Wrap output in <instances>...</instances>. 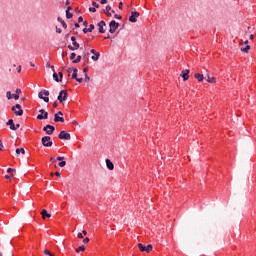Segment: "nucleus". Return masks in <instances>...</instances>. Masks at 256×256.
I'll list each match as a JSON object with an SVG mask.
<instances>
[{
    "label": "nucleus",
    "mask_w": 256,
    "mask_h": 256,
    "mask_svg": "<svg viewBox=\"0 0 256 256\" xmlns=\"http://www.w3.org/2000/svg\"><path fill=\"white\" fill-rule=\"evenodd\" d=\"M41 141L43 147H53V140H51V136H44Z\"/></svg>",
    "instance_id": "f257e3e1"
},
{
    "label": "nucleus",
    "mask_w": 256,
    "mask_h": 256,
    "mask_svg": "<svg viewBox=\"0 0 256 256\" xmlns=\"http://www.w3.org/2000/svg\"><path fill=\"white\" fill-rule=\"evenodd\" d=\"M43 95H45V97H43ZM49 90H41L39 93H38V97L39 99H42L45 103H49Z\"/></svg>",
    "instance_id": "f03ea898"
},
{
    "label": "nucleus",
    "mask_w": 256,
    "mask_h": 256,
    "mask_svg": "<svg viewBox=\"0 0 256 256\" xmlns=\"http://www.w3.org/2000/svg\"><path fill=\"white\" fill-rule=\"evenodd\" d=\"M71 41H72V45H68V49L70 51H77V49H79L80 45L79 43L77 42V38H75V36H72L71 37Z\"/></svg>",
    "instance_id": "7ed1b4c3"
},
{
    "label": "nucleus",
    "mask_w": 256,
    "mask_h": 256,
    "mask_svg": "<svg viewBox=\"0 0 256 256\" xmlns=\"http://www.w3.org/2000/svg\"><path fill=\"white\" fill-rule=\"evenodd\" d=\"M67 97H69V93H67V90H61L57 99L59 103H63V101H67Z\"/></svg>",
    "instance_id": "20e7f679"
},
{
    "label": "nucleus",
    "mask_w": 256,
    "mask_h": 256,
    "mask_svg": "<svg viewBox=\"0 0 256 256\" xmlns=\"http://www.w3.org/2000/svg\"><path fill=\"white\" fill-rule=\"evenodd\" d=\"M12 111L16 115V117H21L23 115V108L21 107V104H16L12 107Z\"/></svg>",
    "instance_id": "39448f33"
},
{
    "label": "nucleus",
    "mask_w": 256,
    "mask_h": 256,
    "mask_svg": "<svg viewBox=\"0 0 256 256\" xmlns=\"http://www.w3.org/2000/svg\"><path fill=\"white\" fill-rule=\"evenodd\" d=\"M39 113L36 117L39 121H43V119H49V113L45 111L44 109H40Z\"/></svg>",
    "instance_id": "423d86ee"
},
{
    "label": "nucleus",
    "mask_w": 256,
    "mask_h": 256,
    "mask_svg": "<svg viewBox=\"0 0 256 256\" xmlns=\"http://www.w3.org/2000/svg\"><path fill=\"white\" fill-rule=\"evenodd\" d=\"M43 131L46 133V135H53V133H55V126L47 124L43 127Z\"/></svg>",
    "instance_id": "0eeeda50"
},
{
    "label": "nucleus",
    "mask_w": 256,
    "mask_h": 256,
    "mask_svg": "<svg viewBox=\"0 0 256 256\" xmlns=\"http://www.w3.org/2000/svg\"><path fill=\"white\" fill-rule=\"evenodd\" d=\"M58 139H64V141H71V134L67 133L65 130H62L58 135Z\"/></svg>",
    "instance_id": "6e6552de"
},
{
    "label": "nucleus",
    "mask_w": 256,
    "mask_h": 256,
    "mask_svg": "<svg viewBox=\"0 0 256 256\" xmlns=\"http://www.w3.org/2000/svg\"><path fill=\"white\" fill-rule=\"evenodd\" d=\"M109 33H115L117 31V29H119V23H117L115 20H112L109 23Z\"/></svg>",
    "instance_id": "1a4fd4ad"
},
{
    "label": "nucleus",
    "mask_w": 256,
    "mask_h": 256,
    "mask_svg": "<svg viewBox=\"0 0 256 256\" xmlns=\"http://www.w3.org/2000/svg\"><path fill=\"white\" fill-rule=\"evenodd\" d=\"M139 12L132 11L131 16L129 17L130 23H137V17H139Z\"/></svg>",
    "instance_id": "9d476101"
},
{
    "label": "nucleus",
    "mask_w": 256,
    "mask_h": 256,
    "mask_svg": "<svg viewBox=\"0 0 256 256\" xmlns=\"http://www.w3.org/2000/svg\"><path fill=\"white\" fill-rule=\"evenodd\" d=\"M180 76L183 78V81L189 80V69H185L181 72Z\"/></svg>",
    "instance_id": "9b49d317"
},
{
    "label": "nucleus",
    "mask_w": 256,
    "mask_h": 256,
    "mask_svg": "<svg viewBox=\"0 0 256 256\" xmlns=\"http://www.w3.org/2000/svg\"><path fill=\"white\" fill-rule=\"evenodd\" d=\"M97 25H98L99 33H105V30L103 27H105L107 24L103 20H101Z\"/></svg>",
    "instance_id": "f8f14e48"
},
{
    "label": "nucleus",
    "mask_w": 256,
    "mask_h": 256,
    "mask_svg": "<svg viewBox=\"0 0 256 256\" xmlns=\"http://www.w3.org/2000/svg\"><path fill=\"white\" fill-rule=\"evenodd\" d=\"M54 122L55 123H65V118L58 116V114H54Z\"/></svg>",
    "instance_id": "ddd939ff"
},
{
    "label": "nucleus",
    "mask_w": 256,
    "mask_h": 256,
    "mask_svg": "<svg viewBox=\"0 0 256 256\" xmlns=\"http://www.w3.org/2000/svg\"><path fill=\"white\" fill-rule=\"evenodd\" d=\"M106 166H107V169H109V171H113V169H115V165L109 159H106Z\"/></svg>",
    "instance_id": "4468645a"
},
{
    "label": "nucleus",
    "mask_w": 256,
    "mask_h": 256,
    "mask_svg": "<svg viewBox=\"0 0 256 256\" xmlns=\"http://www.w3.org/2000/svg\"><path fill=\"white\" fill-rule=\"evenodd\" d=\"M102 13H105V15H107V17H111V5H107L106 9L102 10Z\"/></svg>",
    "instance_id": "2eb2a0df"
},
{
    "label": "nucleus",
    "mask_w": 256,
    "mask_h": 256,
    "mask_svg": "<svg viewBox=\"0 0 256 256\" xmlns=\"http://www.w3.org/2000/svg\"><path fill=\"white\" fill-rule=\"evenodd\" d=\"M6 125L10 127L11 131H16L15 122H13V119L8 120Z\"/></svg>",
    "instance_id": "dca6fc26"
},
{
    "label": "nucleus",
    "mask_w": 256,
    "mask_h": 256,
    "mask_svg": "<svg viewBox=\"0 0 256 256\" xmlns=\"http://www.w3.org/2000/svg\"><path fill=\"white\" fill-rule=\"evenodd\" d=\"M41 215H42V219H45L46 217H47L48 219H50V217H51V214H49V213L47 212V210H45V209H43V210L41 211Z\"/></svg>",
    "instance_id": "f3484780"
},
{
    "label": "nucleus",
    "mask_w": 256,
    "mask_h": 256,
    "mask_svg": "<svg viewBox=\"0 0 256 256\" xmlns=\"http://www.w3.org/2000/svg\"><path fill=\"white\" fill-rule=\"evenodd\" d=\"M19 94H21V89H16V94H12V97L15 99V101H19Z\"/></svg>",
    "instance_id": "a211bd4d"
},
{
    "label": "nucleus",
    "mask_w": 256,
    "mask_h": 256,
    "mask_svg": "<svg viewBox=\"0 0 256 256\" xmlns=\"http://www.w3.org/2000/svg\"><path fill=\"white\" fill-rule=\"evenodd\" d=\"M194 77L199 82H201V81H203V79H205V76H203V74H199V73L194 74Z\"/></svg>",
    "instance_id": "6ab92c4d"
},
{
    "label": "nucleus",
    "mask_w": 256,
    "mask_h": 256,
    "mask_svg": "<svg viewBox=\"0 0 256 256\" xmlns=\"http://www.w3.org/2000/svg\"><path fill=\"white\" fill-rule=\"evenodd\" d=\"M99 57H101V53L96 52L92 57V61H99Z\"/></svg>",
    "instance_id": "aec40b11"
},
{
    "label": "nucleus",
    "mask_w": 256,
    "mask_h": 256,
    "mask_svg": "<svg viewBox=\"0 0 256 256\" xmlns=\"http://www.w3.org/2000/svg\"><path fill=\"white\" fill-rule=\"evenodd\" d=\"M25 155V148H17L16 149V155L19 156V155Z\"/></svg>",
    "instance_id": "412c9836"
},
{
    "label": "nucleus",
    "mask_w": 256,
    "mask_h": 256,
    "mask_svg": "<svg viewBox=\"0 0 256 256\" xmlns=\"http://www.w3.org/2000/svg\"><path fill=\"white\" fill-rule=\"evenodd\" d=\"M57 21H59V23H61V25H62V27H63L64 29H67V23L64 22V20H63L61 17H58V18H57Z\"/></svg>",
    "instance_id": "4be33fe9"
},
{
    "label": "nucleus",
    "mask_w": 256,
    "mask_h": 256,
    "mask_svg": "<svg viewBox=\"0 0 256 256\" xmlns=\"http://www.w3.org/2000/svg\"><path fill=\"white\" fill-rule=\"evenodd\" d=\"M150 251H153V245L148 244L147 247L144 248V252L150 253Z\"/></svg>",
    "instance_id": "5701e85b"
},
{
    "label": "nucleus",
    "mask_w": 256,
    "mask_h": 256,
    "mask_svg": "<svg viewBox=\"0 0 256 256\" xmlns=\"http://www.w3.org/2000/svg\"><path fill=\"white\" fill-rule=\"evenodd\" d=\"M53 79L56 81V83H61V79L57 73H53Z\"/></svg>",
    "instance_id": "b1692460"
},
{
    "label": "nucleus",
    "mask_w": 256,
    "mask_h": 256,
    "mask_svg": "<svg viewBox=\"0 0 256 256\" xmlns=\"http://www.w3.org/2000/svg\"><path fill=\"white\" fill-rule=\"evenodd\" d=\"M216 81H217V78L207 76V82H208V83H216Z\"/></svg>",
    "instance_id": "393cba45"
},
{
    "label": "nucleus",
    "mask_w": 256,
    "mask_h": 256,
    "mask_svg": "<svg viewBox=\"0 0 256 256\" xmlns=\"http://www.w3.org/2000/svg\"><path fill=\"white\" fill-rule=\"evenodd\" d=\"M77 73H79V70L77 68H73L72 79H77Z\"/></svg>",
    "instance_id": "a878e982"
},
{
    "label": "nucleus",
    "mask_w": 256,
    "mask_h": 256,
    "mask_svg": "<svg viewBox=\"0 0 256 256\" xmlns=\"http://www.w3.org/2000/svg\"><path fill=\"white\" fill-rule=\"evenodd\" d=\"M81 59H82L81 55H78V56L76 57V59H74V60L72 61V63H74V64L81 63Z\"/></svg>",
    "instance_id": "bb28decb"
},
{
    "label": "nucleus",
    "mask_w": 256,
    "mask_h": 256,
    "mask_svg": "<svg viewBox=\"0 0 256 256\" xmlns=\"http://www.w3.org/2000/svg\"><path fill=\"white\" fill-rule=\"evenodd\" d=\"M249 49H251V46L247 45L246 47L241 48L240 50H241L243 53H249Z\"/></svg>",
    "instance_id": "cd10ccee"
},
{
    "label": "nucleus",
    "mask_w": 256,
    "mask_h": 256,
    "mask_svg": "<svg viewBox=\"0 0 256 256\" xmlns=\"http://www.w3.org/2000/svg\"><path fill=\"white\" fill-rule=\"evenodd\" d=\"M81 251H85V245H81L76 249V253H79Z\"/></svg>",
    "instance_id": "c85d7f7f"
},
{
    "label": "nucleus",
    "mask_w": 256,
    "mask_h": 256,
    "mask_svg": "<svg viewBox=\"0 0 256 256\" xmlns=\"http://www.w3.org/2000/svg\"><path fill=\"white\" fill-rule=\"evenodd\" d=\"M6 97H7L8 100L13 99V94H11V91L6 92Z\"/></svg>",
    "instance_id": "c756f323"
},
{
    "label": "nucleus",
    "mask_w": 256,
    "mask_h": 256,
    "mask_svg": "<svg viewBox=\"0 0 256 256\" xmlns=\"http://www.w3.org/2000/svg\"><path fill=\"white\" fill-rule=\"evenodd\" d=\"M138 249L142 252H145V246L141 243L138 244Z\"/></svg>",
    "instance_id": "7c9ffc66"
},
{
    "label": "nucleus",
    "mask_w": 256,
    "mask_h": 256,
    "mask_svg": "<svg viewBox=\"0 0 256 256\" xmlns=\"http://www.w3.org/2000/svg\"><path fill=\"white\" fill-rule=\"evenodd\" d=\"M66 18L73 19V13L66 11Z\"/></svg>",
    "instance_id": "2f4dec72"
},
{
    "label": "nucleus",
    "mask_w": 256,
    "mask_h": 256,
    "mask_svg": "<svg viewBox=\"0 0 256 256\" xmlns=\"http://www.w3.org/2000/svg\"><path fill=\"white\" fill-rule=\"evenodd\" d=\"M65 165H67V162L63 160L58 163V167H65Z\"/></svg>",
    "instance_id": "473e14b6"
},
{
    "label": "nucleus",
    "mask_w": 256,
    "mask_h": 256,
    "mask_svg": "<svg viewBox=\"0 0 256 256\" xmlns=\"http://www.w3.org/2000/svg\"><path fill=\"white\" fill-rule=\"evenodd\" d=\"M94 29H95V25L90 24V25H89V28H88V32H89V33H92Z\"/></svg>",
    "instance_id": "72a5a7b5"
},
{
    "label": "nucleus",
    "mask_w": 256,
    "mask_h": 256,
    "mask_svg": "<svg viewBox=\"0 0 256 256\" xmlns=\"http://www.w3.org/2000/svg\"><path fill=\"white\" fill-rule=\"evenodd\" d=\"M75 57H77V54H76L75 52H72V53L70 54V59H71L72 61H75Z\"/></svg>",
    "instance_id": "f704fd0d"
},
{
    "label": "nucleus",
    "mask_w": 256,
    "mask_h": 256,
    "mask_svg": "<svg viewBox=\"0 0 256 256\" xmlns=\"http://www.w3.org/2000/svg\"><path fill=\"white\" fill-rule=\"evenodd\" d=\"M43 253H44V255L55 256L54 254H51V252H49V250H44Z\"/></svg>",
    "instance_id": "c9c22d12"
},
{
    "label": "nucleus",
    "mask_w": 256,
    "mask_h": 256,
    "mask_svg": "<svg viewBox=\"0 0 256 256\" xmlns=\"http://www.w3.org/2000/svg\"><path fill=\"white\" fill-rule=\"evenodd\" d=\"M89 11H90L91 13H96V12H97V8H95V7H90V8H89Z\"/></svg>",
    "instance_id": "e433bc0d"
},
{
    "label": "nucleus",
    "mask_w": 256,
    "mask_h": 256,
    "mask_svg": "<svg viewBox=\"0 0 256 256\" xmlns=\"http://www.w3.org/2000/svg\"><path fill=\"white\" fill-rule=\"evenodd\" d=\"M92 5L95 9H99V4L97 2H92Z\"/></svg>",
    "instance_id": "4c0bfd02"
},
{
    "label": "nucleus",
    "mask_w": 256,
    "mask_h": 256,
    "mask_svg": "<svg viewBox=\"0 0 256 256\" xmlns=\"http://www.w3.org/2000/svg\"><path fill=\"white\" fill-rule=\"evenodd\" d=\"M84 77H85V78H84V81H86V82H87V81H91V78H90L87 74H85Z\"/></svg>",
    "instance_id": "58836bf2"
},
{
    "label": "nucleus",
    "mask_w": 256,
    "mask_h": 256,
    "mask_svg": "<svg viewBox=\"0 0 256 256\" xmlns=\"http://www.w3.org/2000/svg\"><path fill=\"white\" fill-rule=\"evenodd\" d=\"M75 79V81H77L78 83H83V78H78V77H76V78H74Z\"/></svg>",
    "instance_id": "ea45409f"
},
{
    "label": "nucleus",
    "mask_w": 256,
    "mask_h": 256,
    "mask_svg": "<svg viewBox=\"0 0 256 256\" xmlns=\"http://www.w3.org/2000/svg\"><path fill=\"white\" fill-rule=\"evenodd\" d=\"M7 173H15V169H13V168H8V169H7Z\"/></svg>",
    "instance_id": "a19ab883"
},
{
    "label": "nucleus",
    "mask_w": 256,
    "mask_h": 256,
    "mask_svg": "<svg viewBox=\"0 0 256 256\" xmlns=\"http://www.w3.org/2000/svg\"><path fill=\"white\" fill-rule=\"evenodd\" d=\"M89 241H90V239H89L88 237H86V238L83 239V243H84V244L89 243Z\"/></svg>",
    "instance_id": "79ce46f5"
},
{
    "label": "nucleus",
    "mask_w": 256,
    "mask_h": 256,
    "mask_svg": "<svg viewBox=\"0 0 256 256\" xmlns=\"http://www.w3.org/2000/svg\"><path fill=\"white\" fill-rule=\"evenodd\" d=\"M114 19H119V20H121L122 17H121V15H119V14H115V15H114Z\"/></svg>",
    "instance_id": "37998d69"
},
{
    "label": "nucleus",
    "mask_w": 256,
    "mask_h": 256,
    "mask_svg": "<svg viewBox=\"0 0 256 256\" xmlns=\"http://www.w3.org/2000/svg\"><path fill=\"white\" fill-rule=\"evenodd\" d=\"M63 159H65V157H63V156H58V157L56 158V161H63Z\"/></svg>",
    "instance_id": "c03bdc74"
},
{
    "label": "nucleus",
    "mask_w": 256,
    "mask_h": 256,
    "mask_svg": "<svg viewBox=\"0 0 256 256\" xmlns=\"http://www.w3.org/2000/svg\"><path fill=\"white\" fill-rule=\"evenodd\" d=\"M58 76H59L58 78H60L61 81H63V72H59V73H58Z\"/></svg>",
    "instance_id": "a18cd8bd"
},
{
    "label": "nucleus",
    "mask_w": 256,
    "mask_h": 256,
    "mask_svg": "<svg viewBox=\"0 0 256 256\" xmlns=\"http://www.w3.org/2000/svg\"><path fill=\"white\" fill-rule=\"evenodd\" d=\"M87 71H89V68H88V67L83 68V73H84V75H87Z\"/></svg>",
    "instance_id": "49530a36"
},
{
    "label": "nucleus",
    "mask_w": 256,
    "mask_h": 256,
    "mask_svg": "<svg viewBox=\"0 0 256 256\" xmlns=\"http://www.w3.org/2000/svg\"><path fill=\"white\" fill-rule=\"evenodd\" d=\"M67 73H68L69 75H71V73H73V68H68V69H67Z\"/></svg>",
    "instance_id": "de8ad7c7"
},
{
    "label": "nucleus",
    "mask_w": 256,
    "mask_h": 256,
    "mask_svg": "<svg viewBox=\"0 0 256 256\" xmlns=\"http://www.w3.org/2000/svg\"><path fill=\"white\" fill-rule=\"evenodd\" d=\"M56 33L61 34V33H63V30H61V28H57V27H56Z\"/></svg>",
    "instance_id": "09e8293b"
},
{
    "label": "nucleus",
    "mask_w": 256,
    "mask_h": 256,
    "mask_svg": "<svg viewBox=\"0 0 256 256\" xmlns=\"http://www.w3.org/2000/svg\"><path fill=\"white\" fill-rule=\"evenodd\" d=\"M77 237H78L79 239H83V233L79 232V233L77 234Z\"/></svg>",
    "instance_id": "8fccbe9b"
},
{
    "label": "nucleus",
    "mask_w": 256,
    "mask_h": 256,
    "mask_svg": "<svg viewBox=\"0 0 256 256\" xmlns=\"http://www.w3.org/2000/svg\"><path fill=\"white\" fill-rule=\"evenodd\" d=\"M4 146H3V141L0 140V151H3Z\"/></svg>",
    "instance_id": "3c124183"
},
{
    "label": "nucleus",
    "mask_w": 256,
    "mask_h": 256,
    "mask_svg": "<svg viewBox=\"0 0 256 256\" xmlns=\"http://www.w3.org/2000/svg\"><path fill=\"white\" fill-rule=\"evenodd\" d=\"M101 5H107V0H100Z\"/></svg>",
    "instance_id": "603ef678"
},
{
    "label": "nucleus",
    "mask_w": 256,
    "mask_h": 256,
    "mask_svg": "<svg viewBox=\"0 0 256 256\" xmlns=\"http://www.w3.org/2000/svg\"><path fill=\"white\" fill-rule=\"evenodd\" d=\"M54 175H56V177H61V172L57 171L54 173Z\"/></svg>",
    "instance_id": "864d4df0"
},
{
    "label": "nucleus",
    "mask_w": 256,
    "mask_h": 256,
    "mask_svg": "<svg viewBox=\"0 0 256 256\" xmlns=\"http://www.w3.org/2000/svg\"><path fill=\"white\" fill-rule=\"evenodd\" d=\"M118 9H123V2H119V6H118Z\"/></svg>",
    "instance_id": "5fc2aeb1"
},
{
    "label": "nucleus",
    "mask_w": 256,
    "mask_h": 256,
    "mask_svg": "<svg viewBox=\"0 0 256 256\" xmlns=\"http://www.w3.org/2000/svg\"><path fill=\"white\" fill-rule=\"evenodd\" d=\"M78 23H83V16H80V17L78 18Z\"/></svg>",
    "instance_id": "6e6d98bb"
},
{
    "label": "nucleus",
    "mask_w": 256,
    "mask_h": 256,
    "mask_svg": "<svg viewBox=\"0 0 256 256\" xmlns=\"http://www.w3.org/2000/svg\"><path fill=\"white\" fill-rule=\"evenodd\" d=\"M82 31L83 33H89V28H84Z\"/></svg>",
    "instance_id": "4d7b16f0"
},
{
    "label": "nucleus",
    "mask_w": 256,
    "mask_h": 256,
    "mask_svg": "<svg viewBox=\"0 0 256 256\" xmlns=\"http://www.w3.org/2000/svg\"><path fill=\"white\" fill-rule=\"evenodd\" d=\"M50 161H51V163H55V157L52 156V157L50 158Z\"/></svg>",
    "instance_id": "13d9d810"
},
{
    "label": "nucleus",
    "mask_w": 256,
    "mask_h": 256,
    "mask_svg": "<svg viewBox=\"0 0 256 256\" xmlns=\"http://www.w3.org/2000/svg\"><path fill=\"white\" fill-rule=\"evenodd\" d=\"M90 53H92L93 55H95L97 52H96L95 49H92V50H90Z\"/></svg>",
    "instance_id": "bf43d9fd"
},
{
    "label": "nucleus",
    "mask_w": 256,
    "mask_h": 256,
    "mask_svg": "<svg viewBox=\"0 0 256 256\" xmlns=\"http://www.w3.org/2000/svg\"><path fill=\"white\" fill-rule=\"evenodd\" d=\"M56 115H61V117H63V112H61V111H58L57 113H56Z\"/></svg>",
    "instance_id": "052dcab7"
},
{
    "label": "nucleus",
    "mask_w": 256,
    "mask_h": 256,
    "mask_svg": "<svg viewBox=\"0 0 256 256\" xmlns=\"http://www.w3.org/2000/svg\"><path fill=\"white\" fill-rule=\"evenodd\" d=\"M71 6H67V8H66V11H68V13L71 11Z\"/></svg>",
    "instance_id": "680f3d73"
},
{
    "label": "nucleus",
    "mask_w": 256,
    "mask_h": 256,
    "mask_svg": "<svg viewBox=\"0 0 256 256\" xmlns=\"http://www.w3.org/2000/svg\"><path fill=\"white\" fill-rule=\"evenodd\" d=\"M19 127H21V124H16L15 125L16 131L19 129Z\"/></svg>",
    "instance_id": "e2e57ef3"
},
{
    "label": "nucleus",
    "mask_w": 256,
    "mask_h": 256,
    "mask_svg": "<svg viewBox=\"0 0 256 256\" xmlns=\"http://www.w3.org/2000/svg\"><path fill=\"white\" fill-rule=\"evenodd\" d=\"M83 25H84V27H87V25H89V23L87 21H84Z\"/></svg>",
    "instance_id": "0e129e2a"
},
{
    "label": "nucleus",
    "mask_w": 256,
    "mask_h": 256,
    "mask_svg": "<svg viewBox=\"0 0 256 256\" xmlns=\"http://www.w3.org/2000/svg\"><path fill=\"white\" fill-rule=\"evenodd\" d=\"M73 125H75L76 127H78V125H79V122H77V121H74V122H73Z\"/></svg>",
    "instance_id": "69168bd1"
},
{
    "label": "nucleus",
    "mask_w": 256,
    "mask_h": 256,
    "mask_svg": "<svg viewBox=\"0 0 256 256\" xmlns=\"http://www.w3.org/2000/svg\"><path fill=\"white\" fill-rule=\"evenodd\" d=\"M17 71L18 73H21V66H18Z\"/></svg>",
    "instance_id": "338daca9"
},
{
    "label": "nucleus",
    "mask_w": 256,
    "mask_h": 256,
    "mask_svg": "<svg viewBox=\"0 0 256 256\" xmlns=\"http://www.w3.org/2000/svg\"><path fill=\"white\" fill-rule=\"evenodd\" d=\"M82 234H83V235H87V230H83V231H82Z\"/></svg>",
    "instance_id": "774afa93"
}]
</instances>
